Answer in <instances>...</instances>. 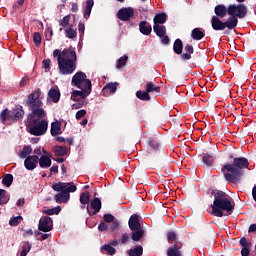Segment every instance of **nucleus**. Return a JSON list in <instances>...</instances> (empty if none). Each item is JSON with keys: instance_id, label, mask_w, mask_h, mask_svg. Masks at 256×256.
<instances>
[{"instance_id": "a18cd8bd", "label": "nucleus", "mask_w": 256, "mask_h": 256, "mask_svg": "<svg viewBox=\"0 0 256 256\" xmlns=\"http://www.w3.org/2000/svg\"><path fill=\"white\" fill-rule=\"evenodd\" d=\"M32 154L31 146H24L23 151L20 152V158H28V155Z\"/></svg>"}, {"instance_id": "79ce46f5", "label": "nucleus", "mask_w": 256, "mask_h": 256, "mask_svg": "<svg viewBox=\"0 0 256 256\" xmlns=\"http://www.w3.org/2000/svg\"><path fill=\"white\" fill-rule=\"evenodd\" d=\"M12 184H13V175L6 174L2 179V185L6 187H11Z\"/></svg>"}, {"instance_id": "0eeeda50", "label": "nucleus", "mask_w": 256, "mask_h": 256, "mask_svg": "<svg viewBox=\"0 0 256 256\" xmlns=\"http://www.w3.org/2000/svg\"><path fill=\"white\" fill-rule=\"evenodd\" d=\"M78 89L81 90H73L72 91V96L71 99L73 101H79V100H85L88 96H90L92 92V82L91 81H86L85 86L83 87H78Z\"/></svg>"}, {"instance_id": "393cba45", "label": "nucleus", "mask_w": 256, "mask_h": 256, "mask_svg": "<svg viewBox=\"0 0 256 256\" xmlns=\"http://www.w3.org/2000/svg\"><path fill=\"white\" fill-rule=\"evenodd\" d=\"M167 21V14L162 12V13H157L156 16L153 18V23L154 25H160L164 24Z\"/></svg>"}, {"instance_id": "20e7f679", "label": "nucleus", "mask_w": 256, "mask_h": 256, "mask_svg": "<svg viewBox=\"0 0 256 256\" xmlns=\"http://www.w3.org/2000/svg\"><path fill=\"white\" fill-rule=\"evenodd\" d=\"M212 195H214V201L211 208L214 216L223 218L224 211L228 212V214H233L235 205L231 203V197L227 193L224 191H212Z\"/></svg>"}, {"instance_id": "72a5a7b5", "label": "nucleus", "mask_w": 256, "mask_h": 256, "mask_svg": "<svg viewBox=\"0 0 256 256\" xmlns=\"http://www.w3.org/2000/svg\"><path fill=\"white\" fill-rule=\"evenodd\" d=\"M144 229L143 228H137L135 230H132L131 239L133 241H139L144 236Z\"/></svg>"}, {"instance_id": "09e8293b", "label": "nucleus", "mask_w": 256, "mask_h": 256, "mask_svg": "<svg viewBox=\"0 0 256 256\" xmlns=\"http://www.w3.org/2000/svg\"><path fill=\"white\" fill-rule=\"evenodd\" d=\"M41 41H42L41 34L39 32H35L33 34V42L36 45V47H39L41 45Z\"/></svg>"}, {"instance_id": "13d9d810", "label": "nucleus", "mask_w": 256, "mask_h": 256, "mask_svg": "<svg viewBox=\"0 0 256 256\" xmlns=\"http://www.w3.org/2000/svg\"><path fill=\"white\" fill-rule=\"evenodd\" d=\"M87 101L77 102L73 104V108L80 109L83 108L84 105H87Z\"/></svg>"}, {"instance_id": "bf43d9fd", "label": "nucleus", "mask_w": 256, "mask_h": 256, "mask_svg": "<svg viewBox=\"0 0 256 256\" xmlns=\"http://www.w3.org/2000/svg\"><path fill=\"white\" fill-rule=\"evenodd\" d=\"M42 65H43L44 69H50L51 68V60L47 59V60L42 61Z\"/></svg>"}, {"instance_id": "39448f33", "label": "nucleus", "mask_w": 256, "mask_h": 256, "mask_svg": "<svg viewBox=\"0 0 256 256\" xmlns=\"http://www.w3.org/2000/svg\"><path fill=\"white\" fill-rule=\"evenodd\" d=\"M57 64L60 74H63V76H68L69 74H73L75 70L77 69V62H74V60L63 58L62 56H59L57 58Z\"/></svg>"}, {"instance_id": "7c9ffc66", "label": "nucleus", "mask_w": 256, "mask_h": 256, "mask_svg": "<svg viewBox=\"0 0 256 256\" xmlns=\"http://www.w3.org/2000/svg\"><path fill=\"white\" fill-rule=\"evenodd\" d=\"M71 21V16L70 14H66V16H64L63 18H61L59 20V25H60V29L59 31L62 32L63 29H67L69 27V23Z\"/></svg>"}, {"instance_id": "9b49d317", "label": "nucleus", "mask_w": 256, "mask_h": 256, "mask_svg": "<svg viewBox=\"0 0 256 256\" xmlns=\"http://www.w3.org/2000/svg\"><path fill=\"white\" fill-rule=\"evenodd\" d=\"M39 231L50 232L53 229V220L49 216H42L38 225Z\"/></svg>"}, {"instance_id": "8fccbe9b", "label": "nucleus", "mask_w": 256, "mask_h": 256, "mask_svg": "<svg viewBox=\"0 0 256 256\" xmlns=\"http://www.w3.org/2000/svg\"><path fill=\"white\" fill-rule=\"evenodd\" d=\"M78 32L80 33V41L84 39L85 24L84 22H78Z\"/></svg>"}, {"instance_id": "bb28decb", "label": "nucleus", "mask_w": 256, "mask_h": 256, "mask_svg": "<svg viewBox=\"0 0 256 256\" xmlns=\"http://www.w3.org/2000/svg\"><path fill=\"white\" fill-rule=\"evenodd\" d=\"M136 97L141 101H151V95L148 92L147 86L145 91L138 90Z\"/></svg>"}, {"instance_id": "a19ab883", "label": "nucleus", "mask_w": 256, "mask_h": 256, "mask_svg": "<svg viewBox=\"0 0 256 256\" xmlns=\"http://www.w3.org/2000/svg\"><path fill=\"white\" fill-rule=\"evenodd\" d=\"M10 200V196L8 195L6 189L0 188V204H7Z\"/></svg>"}, {"instance_id": "6ab92c4d", "label": "nucleus", "mask_w": 256, "mask_h": 256, "mask_svg": "<svg viewBox=\"0 0 256 256\" xmlns=\"http://www.w3.org/2000/svg\"><path fill=\"white\" fill-rule=\"evenodd\" d=\"M148 146L150 147V149H152L154 151H158V150H160L161 142L157 137L151 136L148 139Z\"/></svg>"}, {"instance_id": "a211bd4d", "label": "nucleus", "mask_w": 256, "mask_h": 256, "mask_svg": "<svg viewBox=\"0 0 256 256\" xmlns=\"http://www.w3.org/2000/svg\"><path fill=\"white\" fill-rule=\"evenodd\" d=\"M185 53L181 54V59L183 61L191 60V55L195 52L194 46L191 44H186L184 47Z\"/></svg>"}, {"instance_id": "412c9836", "label": "nucleus", "mask_w": 256, "mask_h": 256, "mask_svg": "<svg viewBox=\"0 0 256 256\" xmlns=\"http://www.w3.org/2000/svg\"><path fill=\"white\" fill-rule=\"evenodd\" d=\"M61 93L59 89H50L48 92V97L51 98V101L54 102V104H57L60 101Z\"/></svg>"}, {"instance_id": "49530a36", "label": "nucleus", "mask_w": 256, "mask_h": 256, "mask_svg": "<svg viewBox=\"0 0 256 256\" xmlns=\"http://www.w3.org/2000/svg\"><path fill=\"white\" fill-rule=\"evenodd\" d=\"M21 221H23V217L22 216L12 217L9 220V224H10V226L16 227V226H18V224L21 223Z\"/></svg>"}, {"instance_id": "58836bf2", "label": "nucleus", "mask_w": 256, "mask_h": 256, "mask_svg": "<svg viewBox=\"0 0 256 256\" xmlns=\"http://www.w3.org/2000/svg\"><path fill=\"white\" fill-rule=\"evenodd\" d=\"M62 208L60 207V205H57V207L51 208V209H43L42 213L46 214V215H58L59 212H61Z\"/></svg>"}, {"instance_id": "603ef678", "label": "nucleus", "mask_w": 256, "mask_h": 256, "mask_svg": "<svg viewBox=\"0 0 256 256\" xmlns=\"http://www.w3.org/2000/svg\"><path fill=\"white\" fill-rule=\"evenodd\" d=\"M167 239H168V241H176V239H177V234H176V232H174V230H170V231L167 233Z\"/></svg>"}, {"instance_id": "052dcab7", "label": "nucleus", "mask_w": 256, "mask_h": 256, "mask_svg": "<svg viewBox=\"0 0 256 256\" xmlns=\"http://www.w3.org/2000/svg\"><path fill=\"white\" fill-rule=\"evenodd\" d=\"M161 43L164 44V45H169L170 44V37L167 36L166 34H164V36H162Z\"/></svg>"}, {"instance_id": "3c124183", "label": "nucleus", "mask_w": 256, "mask_h": 256, "mask_svg": "<svg viewBox=\"0 0 256 256\" xmlns=\"http://www.w3.org/2000/svg\"><path fill=\"white\" fill-rule=\"evenodd\" d=\"M103 220L105 223H112L115 220V216L112 213H105L103 215Z\"/></svg>"}, {"instance_id": "4468645a", "label": "nucleus", "mask_w": 256, "mask_h": 256, "mask_svg": "<svg viewBox=\"0 0 256 256\" xmlns=\"http://www.w3.org/2000/svg\"><path fill=\"white\" fill-rule=\"evenodd\" d=\"M239 244L241 245V256H249L250 248L253 245L249 238L241 237L239 240Z\"/></svg>"}, {"instance_id": "5fc2aeb1", "label": "nucleus", "mask_w": 256, "mask_h": 256, "mask_svg": "<svg viewBox=\"0 0 256 256\" xmlns=\"http://www.w3.org/2000/svg\"><path fill=\"white\" fill-rule=\"evenodd\" d=\"M98 229L99 231H109V225L101 221L98 225Z\"/></svg>"}, {"instance_id": "37998d69", "label": "nucleus", "mask_w": 256, "mask_h": 256, "mask_svg": "<svg viewBox=\"0 0 256 256\" xmlns=\"http://www.w3.org/2000/svg\"><path fill=\"white\" fill-rule=\"evenodd\" d=\"M101 249H103V251H106L107 254L110 256L115 255L116 253V249L114 248V246L111 245V243L103 245Z\"/></svg>"}, {"instance_id": "473e14b6", "label": "nucleus", "mask_w": 256, "mask_h": 256, "mask_svg": "<svg viewBox=\"0 0 256 256\" xmlns=\"http://www.w3.org/2000/svg\"><path fill=\"white\" fill-rule=\"evenodd\" d=\"M173 49L176 55H182L183 53V41L180 38L174 41Z\"/></svg>"}, {"instance_id": "f704fd0d", "label": "nucleus", "mask_w": 256, "mask_h": 256, "mask_svg": "<svg viewBox=\"0 0 256 256\" xmlns=\"http://www.w3.org/2000/svg\"><path fill=\"white\" fill-rule=\"evenodd\" d=\"M202 162L204 163L205 166L207 167H211L214 165L215 162V158L213 155L211 154H204L202 156Z\"/></svg>"}, {"instance_id": "c85d7f7f", "label": "nucleus", "mask_w": 256, "mask_h": 256, "mask_svg": "<svg viewBox=\"0 0 256 256\" xmlns=\"http://www.w3.org/2000/svg\"><path fill=\"white\" fill-rule=\"evenodd\" d=\"M146 88H147L148 94H150V93H157V94L161 93V87L155 85V83L152 82V81L146 83Z\"/></svg>"}, {"instance_id": "dca6fc26", "label": "nucleus", "mask_w": 256, "mask_h": 256, "mask_svg": "<svg viewBox=\"0 0 256 256\" xmlns=\"http://www.w3.org/2000/svg\"><path fill=\"white\" fill-rule=\"evenodd\" d=\"M139 31L144 36H149L152 33V25L150 22L143 20L139 22Z\"/></svg>"}, {"instance_id": "2f4dec72", "label": "nucleus", "mask_w": 256, "mask_h": 256, "mask_svg": "<svg viewBox=\"0 0 256 256\" xmlns=\"http://www.w3.org/2000/svg\"><path fill=\"white\" fill-rule=\"evenodd\" d=\"M65 35H66L67 39L74 40V39H76L78 33H77V30L73 28V25H69L65 29Z\"/></svg>"}, {"instance_id": "e2e57ef3", "label": "nucleus", "mask_w": 256, "mask_h": 256, "mask_svg": "<svg viewBox=\"0 0 256 256\" xmlns=\"http://www.w3.org/2000/svg\"><path fill=\"white\" fill-rule=\"evenodd\" d=\"M50 172L51 173H59V166L57 164H54V166H52L50 168Z\"/></svg>"}, {"instance_id": "ddd939ff", "label": "nucleus", "mask_w": 256, "mask_h": 256, "mask_svg": "<svg viewBox=\"0 0 256 256\" xmlns=\"http://www.w3.org/2000/svg\"><path fill=\"white\" fill-rule=\"evenodd\" d=\"M90 206H91V209L94 210V212L92 213V212L90 211L89 206H87V207H86V210H87V212H88V215H89V216L96 215V214H98V212H99L100 209L102 208V201L99 199V197H94V199L91 200Z\"/></svg>"}, {"instance_id": "338daca9", "label": "nucleus", "mask_w": 256, "mask_h": 256, "mask_svg": "<svg viewBox=\"0 0 256 256\" xmlns=\"http://www.w3.org/2000/svg\"><path fill=\"white\" fill-rule=\"evenodd\" d=\"M93 5H94V0H87L86 1V7H88L89 9H93Z\"/></svg>"}, {"instance_id": "774afa93", "label": "nucleus", "mask_w": 256, "mask_h": 256, "mask_svg": "<svg viewBox=\"0 0 256 256\" xmlns=\"http://www.w3.org/2000/svg\"><path fill=\"white\" fill-rule=\"evenodd\" d=\"M252 196H253L254 201L256 202V186H254L252 189Z\"/></svg>"}, {"instance_id": "c9c22d12", "label": "nucleus", "mask_w": 256, "mask_h": 256, "mask_svg": "<svg viewBox=\"0 0 256 256\" xmlns=\"http://www.w3.org/2000/svg\"><path fill=\"white\" fill-rule=\"evenodd\" d=\"M81 204H86L89 207V203L91 200V193L89 191L82 192L79 197Z\"/></svg>"}, {"instance_id": "de8ad7c7", "label": "nucleus", "mask_w": 256, "mask_h": 256, "mask_svg": "<svg viewBox=\"0 0 256 256\" xmlns=\"http://www.w3.org/2000/svg\"><path fill=\"white\" fill-rule=\"evenodd\" d=\"M128 61V57L127 56H122L118 59L117 61V65L116 68L117 69H121L122 67H125L126 63Z\"/></svg>"}, {"instance_id": "ea45409f", "label": "nucleus", "mask_w": 256, "mask_h": 256, "mask_svg": "<svg viewBox=\"0 0 256 256\" xmlns=\"http://www.w3.org/2000/svg\"><path fill=\"white\" fill-rule=\"evenodd\" d=\"M129 256H142L143 255V246L138 245L134 249H130L128 252Z\"/></svg>"}, {"instance_id": "4be33fe9", "label": "nucleus", "mask_w": 256, "mask_h": 256, "mask_svg": "<svg viewBox=\"0 0 256 256\" xmlns=\"http://www.w3.org/2000/svg\"><path fill=\"white\" fill-rule=\"evenodd\" d=\"M62 134L61 123L56 121L51 123V135L52 137H57V135Z\"/></svg>"}, {"instance_id": "4d7b16f0", "label": "nucleus", "mask_w": 256, "mask_h": 256, "mask_svg": "<svg viewBox=\"0 0 256 256\" xmlns=\"http://www.w3.org/2000/svg\"><path fill=\"white\" fill-rule=\"evenodd\" d=\"M91 8H89L88 6H85V9H84V17L86 20L89 19V17L91 16Z\"/></svg>"}, {"instance_id": "680f3d73", "label": "nucleus", "mask_w": 256, "mask_h": 256, "mask_svg": "<svg viewBox=\"0 0 256 256\" xmlns=\"http://www.w3.org/2000/svg\"><path fill=\"white\" fill-rule=\"evenodd\" d=\"M129 239H130L129 234L128 233H123L122 238H121V243L126 244Z\"/></svg>"}, {"instance_id": "c03bdc74", "label": "nucleus", "mask_w": 256, "mask_h": 256, "mask_svg": "<svg viewBox=\"0 0 256 256\" xmlns=\"http://www.w3.org/2000/svg\"><path fill=\"white\" fill-rule=\"evenodd\" d=\"M7 119H11V115L8 109H4L0 113V121L5 124Z\"/></svg>"}, {"instance_id": "e433bc0d", "label": "nucleus", "mask_w": 256, "mask_h": 256, "mask_svg": "<svg viewBox=\"0 0 256 256\" xmlns=\"http://www.w3.org/2000/svg\"><path fill=\"white\" fill-rule=\"evenodd\" d=\"M31 249H32V244H30L29 241H23L20 256H27L28 253L31 251Z\"/></svg>"}, {"instance_id": "4c0bfd02", "label": "nucleus", "mask_w": 256, "mask_h": 256, "mask_svg": "<svg viewBox=\"0 0 256 256\" xmlns=\"http://www.w3.org/2000/svg\"><path fill=\"white\" fill-rule=\"evenodd\" d=\"M58 192H59V193H57V194L54 196L55 202H57L58 204L68 203L69 200H68V198L66 197V195H64L63 191H58Z\"/></svg>"}, {"instance_id": "69168bd1", "label": "nucleus", "mask_w": 256, "mask_h": 256, "mask_svg": "<svg viewBox=\"0 0 256 256\" xmlns=\"http://www.w3.org/2000/svg\"><path fill=\"white\" fill-rule=\"evenodd\" d=\"M249 233H256V224H250V227L248 228Z\"/></svg>"}, {"instance_id": "5701e85b", "label": "nucleus", "mask_w": 256, "mask_h": 256, "mask_svg": "<svg viewBox=\"0 0 256 256\" xmlns=\"http://www.w3.org/2000/svg\"><path fill=\"white\" fill-rule=\"evenodd\" d=\"M52 165V160L46 156V155H42L41 158L39 159V166L42 169H48L49 167H51Z\"/></svg>"}, {"instance_id": "b1692460", "label": "nucleus", "mask_w": 256, "mask_h": 256, "mask_svg": "<svg viewBox=\"0 0 256 256\" xmlns=\"http://www.w3.org/2000/svg\"><path fill=\"white\" fill-rule=\"evenodd\" d=\"M56 157H65L68 154V147L66 146H55L53 148Z\"/></svg>"}, {"instance_id": "2eb2a0df", "label": "nucleus", "mask_w": 256, "mask_h": 256, "mask_svg": "<svg viewBox=\"0 0 256 256\" xmlns=\"http://www.w3.org/2000/svg\"><path fill=\"white\" fill-rule=\"evenodd\" d=\"M39 158L37 155L27 156L24 160V166L26 170H35L38 165Z\"/></svg>"}, {"instance_id": "9d476101", "label": "nucleus", "mask_w": 256, "mask_h": 256, "mask_svg": "<svg viewBox=\"0 0 256 256\" xmlns=\"http://www.w3.org/2000/svg\"><path fill=\"white\" fill-rule=\"evenodd\" d=\"M135 16V10L132 6L124 7L118 10L117 17L121 21H130Z\"/></svg>"}, {"instance_id": "cd10ccee", "label": "nucleus", "mask_w": 256, "mask_h": 256, "mask_svg": "<svg viewBox=\"0 0 256 256\" xmlns=\"http://www.w3.org/2000/svg\"><path fill=\"white\" fill-rule=\"evenodd\" d=\"M191 37L193 40L199 41V40L204 39L205 33L202 32V30L200 28H194V29H192Z\"/></svg>"}, {"instance_id": "0e129e2a", "label": "nucleus", "mask_w": 256, "mask_h": 256, "mask_svg": "<svg viewBox=\"0 0 256 256\" xmlns=\"http://www.w3.org/2000/svg\"><path fill=\"white\" fill-rule=\"evenodd\" d=\"M71 11L74 12V13L79 11V7H78L77 2L72 3Z\"/></svg>"}, {"instance_id": "6e6d98bb", "label": "nucleus", "mask_w": 256, "mask_h": 256, "mask_svg": "<svg viewBox=\"0 0 256 256\" xmlns=\"http://www.w3.org/2000/svg\"><path fill=\"white\" fill-rule=\"evenodd\" d=\"M87 114V111L82 109V110H78L76 112V119H81L83 117H85V115Z\"/></svg>"}, {"instance_id": "864d4df0", "label": "nucleus", "mask_w": 256, "mask_h": 256, "mask_svg": "<svg viewBox=\"0 0 256 256\" xmlns=\"http://www.w3.org/2000/svg\"><path fill=\"white\" fill-rule=\"evenodd\" d=\"M119 226H120L119 221H112V224L109 225V231H110V232L117 231V229L119 228Z\"/></svg>"}, {"instance_id": "c756f323", "label": "nucleus", "mask_w": 256, "mask_h": 256, "mask_svg": "<svg viewBox=\"0 0 256 256\" xmlns=\"http://www.w3.org/2000/svg\"><path fill=\"white\" fill-rule=\"evenodd\" d=\"M118 85H119L118 82L106 83V85L103 87V93H108L109 91L110 93L117 92Z\"/></svg>"}, {"instance_id": "f3484780", "label": "nucleus", "mask_w": 256, "mask_h": 256, "mask_svg": "<svg viewBox=\"0 0 256 256\" xmlns=\"http://www.w3.org/2000/svg\"><path fill=\"white\" fill-rule=\"evenodd\" d=\"M128 226L131 231H136V229L141 228L139 215H137V214L131 215V217L128 221Z\"/></svg>"}, {"instance_id": "aec40b11", "label": "nucleus", "mask_w": 256, "mask_h": 256, "mask_svg": "<svg viewBox=\"0 0 256 256\" xmlns=\"http://www.w3.org/2000/svg\"><path fill=\"white\" fill-rule=\"evenodd\" d=\"M25 115V111L23 110V107L20 106L18 109L13 110V115L10 116L11 121H19L21 118H23Z\"/></svg>"}, {"instance_id": "423d86ee", "label": "nucleus", "mask_w": 256, "mask_h": 256, "mask_svg": "<svg viewBox=\"0 0 256 256\" xmlns=\"http://www.w3.org/2000/svg\"><path fill=\"white\" fill-rule=\"evenodd\" d=\"M52 190L56 192H62L65 197L69 200L71 198L70 193L77 191V187L73 182L70 183H64V182H58L52 184Z\"/></svg>"}, {"instance_id": "1a4fd4ad", "label": "nucleus", "mask_w": 256, "mask_h": 256, "mask_svg": "<svg viewBox=\"0 0 256 256\" xmlns=\"http://www.w3.org/2000/svg\"><path fill=\"white\" fill-rule=\"evenodd\" d=\"M86 81H91V79H87V74L84 71H77L72 77L71 84L76 88H83V86H86Z\"/></svg>"}, {"instance_id": "f8f14e48", "label": "nucleus", "mask_w": 256, "mask_h": 256, "mask_svg": "<svg viewBox=\"0 0 256 256\" xmlns=\"http://www.w3.org/2000/svg\"><path fill=\"white\" fill-rule=\"evenodd\" d=\"M183 242L177 241L167 249V256H183Z\"/></svg>"}, {"instance_id": "7ed1b4c3", "label": "nucleus", "mask_w": 256, "mask_h": 256, "mask_svg": "<svg viewBox=\"0 0 256 256\" xmlns=\"http://www.w3.org/2000/svg\"><path fill=\"white\" fill-rule=\"evenodd\" d=\"M250 166L249 160L241 156L240 158H234L232 163L224 164L221 168V173L226 182L237 184L241 182V178L244 175V169H248Z\"/></svg>"}, {"instance_id": "6e6552de", "label": "nucleus", "mask_w": 256, "mask_h": 256, "mask_svg": "<svg viewBox=\"0 0 256 256\" xmlns=\"http://www.w3.org/2000/svg\"><path fill=\"white\" fill-rule=\"evenodd\" d=\"M53 56L57 57V58H59V56H60V57H63V59H66V60L70 59L75 63H77V61H78L75 49H73L72 47L63 49L62 51L59 50V49H55L54 53H53Z\"/></svg>"}, {"instance_id": "f257e3e1", "label": "nucleus", "mask_w": 256, "mask_h": 256, "mask_svg": "<svg viewBox=\"0 0 256 256\" xmlns=\"http://www.w3.org/2000/svg\"><path fill=\"white\" fill-rule=\"evenodd\" d=\"M214 13L210 20L211 27L214 31H225V35H229V31L237 27L238 19L247 16L248 9L245 4H231L228 8L224 4H218L214 7Z\"/></svg>"}, {"instance_id": "f03ea898", "label": "nucleus", "mask_w": 256, "mask_h": 256, "mask_svg": "<svg viewBox=\"0 0 256 256\" xmlns=\"http://www.w3.org/2000/svg\"><path fill=\"white\" fill-rule=\"evenodd\" d=\"M41 93L38 90L28 95L25 106L31 111L27 116V131L35 137H41L47 133L49 126L47 112L43 109V102L40 99Z\"/></svg>"}, {"instance_id": "a878e982", "label": "nucleus", "mask_w": 256, "mask_h": 256, "mask_svg": "<svg viewBox=\"0 0 256 256\" xmlns=\"http://www.w3.org/2000/svg\"><path fill=\"white\" fill-rule=\"evenodd\" d=\"M153 31L158 37H164L167 34V28L165 25H153Z\"/></svg>"}]
</instances>
